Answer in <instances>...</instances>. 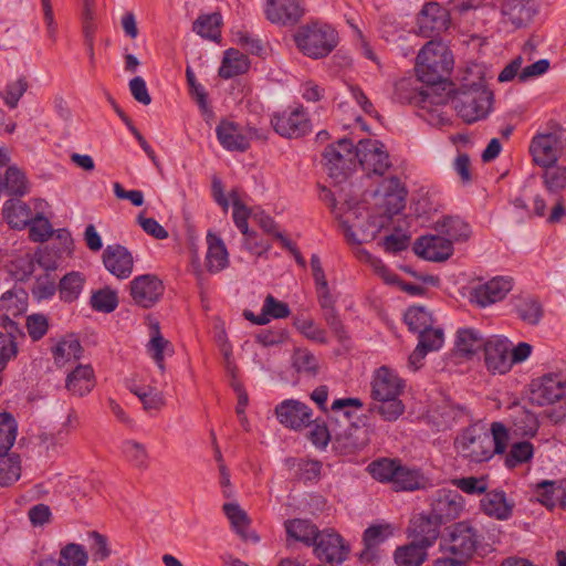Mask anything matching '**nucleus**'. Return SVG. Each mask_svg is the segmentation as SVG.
<instances>
[{
  "label": "nucleus",
  "mask_w": 566,
  "mask_h": 566,
  "mask_svg": "<svg viewBox=\"0 0 566 566\" xmlns=\"http://www.w3.org/2000/svg\"><path fill=\"white\" fill-rule=\"evenodd\" d=\"M450 23L449 14L446 9L436 2L427 3L419 18L421 31L441 32L448 29Z\"/></svg>",
  "instance_id": "33"
},
{
  "label": "nucleus",
  "mask_w": 566,
  "mask_h": 566,
  "mask_svg": "<svg viewBox=\"0 0 566 566\" xmlns=\"http://www.w3.org/2000/svg\"><path fill=\"white\" fill-rule=\"evenodd\" d=\"M434 232L454 249V245L467 242L472 235L471 226L460 217L444 216L434 224Z\"/></svg>",
  "instance_id": "26"
},
{
  "label": "nucleus",
  "mask_w": 566,
  "mask_h": 566,
  "mask_svg": "<svg viewBox=\"0 0 566 566\" xmlns=\"http://www.w3.org/2000/svg\"><path fill=\"white\" fill-rule=\"evenodd\" d=\"M481 509L490 517L506 521L513 514L514 502L507 499L504 491L494 490L481 500Z\"/></svg>",
  "instance_id": "28"
},
{
  "label": "nucleus",
  "mask_w": 566,
  "mask_h": 566,
  "mask_svg": "<svg viewBox=\"0 0 566 566\" xmlns=\"http://www.w3.org/2000/svg\"><path fill=\"white\" fill-rule=\"evenodd\" d=\"M275 415L281 424L293 430L307 427L312 421L310 407L295 399H286L279 403Z\"/></svg>",
  "instance_id": "19"
},
{
  "label": "nucleus",
  "mask_w": 566,
  "mask_h": 566,
  "mask_svg": "<svg viewBox=\"0 0 566 566\" xmlns=\"http://www.w3.org/2000/svg\"><path fill=\"white\" fill-rule=\"evenodd\" d=\"M105 269L115 277L125 280L134 269V258L127 248L120 244H109L103 252Z\"/></svg>",
  "instance_id": "20"
},
{
  "label": "nucleus",
  "mask_w": 566,
  "mask_h": 566,
  "mask_svg": "<svg viewBox=\"0 0 566 566\" xmlns=\"http://www.w3.org/2000/svg\"><path fill=\"white\" fill-rule=\"evenodd\" d=\"M402 387V379L396 370L387 366H381L375 370L371 380V394L375 399L399 397Z\"/></svg>",
  "instance_id": "23"
},
{
  "label": "nucleus",
  "mask_w": 566,
  "mask_h": 566,
  "mask_svg": "<svg viewBox=\"0 0 566 566\" xmlns=\"http://www.w3.org/2000/svg\"><path fill=\"white\" fill-rule=\"evenodd\" d=\"M223 511L228 517L232 531L244 542L259 543L260 536L250 527V517L247 512L235 502H229L223 505Z\"/></svg>",
  "instance_id": "27"
},
{
  "label": "nucleus",
  "mask_w": 566,
  "mask_h": 566,
  "mask_svg": "<svg viewBox=\"0 0 566 566\" xmlns=\"http://www.w3.org/2000/svg\"><path fill=\"white\" fill-rule=\"evenodd\" d=\"M542 179L551 195H559L566 188V166L554 164L544 167Z\"/></svg>",
  "instance_id": "48"
},
{
  "label": "nucleus",
  "mask_w": 566,
  "mask_h": 566,
  "mask_svg": "<svg viewBox=\"0 0 566 566\" xmlns=\"http://www.w3.org/2000/svg\"><path fill=\"white\" fill-rule=\"evenodd\" d=\"M518 317L526 324L536 325L543 317L541 303L530 296L520 297L515 303Z\"/></svg>",
  "instance_id": "49"
},
{
  "label": "nucleus",
  "mask_w": 566,
  "mask_h": 566,
  "mask_svg": "<svg viewBox=\"0 0 566 566\" xmlns=\"http://www.w3.org/2000/svg\"><path fill=\"white\" fill-rule=\"evenodd\" d=\"M249 69L247 55L234 49L224 52L222 64L219 69V75L223 78H231L244 73Z\"/></svg>",
  "instance_id": "43"
},
{
  "label": "nucleus",
  "mask_w": 566,
  "mask_h": 566,
  "mask_svg": "<svg viewBox=\"0 0 566 566\" xmlns=\"http://www.w3.org/2000/svg\"><path fill=\"white\" fill-rule=\"evenodd\" d=\"M86 285V276L78 271H71L60 279L57 284L59 297L63 303L76 302Z\"/></svg>",
  "instance_id": "35"
},
{
  "label": "nucleus",
  "mask_w": 566,
  "mask_h": 566,
  "mask_svg": "<svg viewBox=\"0 0 566 566\" xmlns=\"http://www.w3.org/2000/svg\"><path fill=\"white\" fill-rule=\"evenodd\" d=\"M514 287V280L509 275H496L489 280H480L468 289L471 304L486 308L503 301Z\"/></svg>",
  "instance_id": "6"
},
{
  "label": "nucleus",
  "mask_w": 566,
  "mask_h": 566,
  "mask_svg": "<svg viewBox=\"0 0 566 566\" xmlns=\"http://www.w3.org/2000/svg\"><path fill=\"white\" fill-rule=\"evenodd\" d=\"M492 93L482 83L463 86L453 96L452 103L457 114L467 123L485 118L491 112Z\"/></svg>",
  "instance_id": "4"
},
{
  "label": "nucleus",
  "mask_w": 566,
  "mask_h": 566,
  "mask_svg": "<svg viewBox=\"0 0 566 566\" xmlns=\"http://www.w3.org/2000/svg\"><path fill=\"white\" fill-rule=\"evenodd\" d=\"M81 343L73 335L62 337L53 347L54 361L61 366L72 360H77L81 357Z\"/></svg>",
  "instance_id": "42"
},
{
  "label": "nucleus",
  "mask_w": 566,
  "mask_h": 566,
  "mask_svg": "<svg viewBox=\"0 0 566 566\" xmlns=\"http://www.w3.org/2000/svg\"><path fill=\"white\" fill-rule=\"evenodd\" d=\"M296 329L304 335L306 338L324 343L326 340L325 332L313 321L310 318H297L294 322Z\"/></svg>",
  "instance_id": "64"
},
{
  "label": "nucleus",
  "mask_w": 566,
  "mask_h": 566,
  "mask_svg": "<svg viewBox=\"0 0 566 566\" xmlns=\"http://www.w3.org/2000/svg\"><path fill=\"white\" fill-rule=\"evenodd\" d=\"M415 253L430 262H443L453 254V248L438 232L418 238L413 243Z\"/></svg>",
  "instance_id": "18"
},
{
  "label": "nucleus",
  "mask_w": 566,
  "mask_h": 566,
  "mask_svg": "<svg viewBox=\"0 0 566 566\" xmlns=\"http://www.w3.org/2000/svg\"><path fill=\"white\" fill-rule=\"evenodd\" d=\"M428 479L413 465L403 464L399 461L398 470L392 486L399 491H413L426 488Z\"/></svg>",
  "instance_id": "36"
},
{
  "label": "nucleus",
  "mask_w": 566,
  "mask_h": 566,
  "mask_svg": "<svg viewBox=\"0 0 566 566\" xmlns=\"http://www.w3.org/2000/svg\"><path fill=\"white\" fill-rule=\"evenodd\" d=\"M95 374L91 365L76 366L65 379L66 389L74 396L83 397L95 387Z\"/></svg>",
  "instance_id": "30"
},
{
  "label": "nucleus",
  "mask_w": 566,
  "mask_h": 566,
  "mask_svg": "<svg viewBox=\"0 0 566 566\" xmlns=\"http://www.w3.org/2000/svg\"><path fill=\"white\" fill-rule=\"evenodd\" d=\"M410 244V233L403 229H395L382 240L384 250L388 253L396 254L406 250Z\"/></svg>",
  "instance_id": "59"
},
{
  "label": "nucleus",
  "mask_w": 566,
  "mask_h": 566,
  "mask_svg": "<svg viewBox=\"0 0 566 566\" xmlns=\"http://www.w3.org/2000/svg\"><path fill=\"white\" fill-rule=\"evenodd\" d=\"M453 67V56L442 41H429L417 55L416 73L418 78L429 85L444 83Z\"/></svg>",
  "instance_id": "3"
},
{
  "label": "nucleus",
  "mask_w": 566,
  "mask_h": 566,
  "mask_svg": "<svg viewBox=\"0 0 566 566\" xmlns=\"http://www.w3.org/2000/svg\"><path fill=\"white\" fill-rule=\"evenodd\" d=\"M287 536L306 545H313L317 528L306 520L294 518L285 522Z\"/></svg>",
  "instance_id": "46"
},
{
  "label": "nucleus",
  "mask_w": 566,
  "mask_h": 566,
  "mask_svg": "<svg viewBox=\"0 0 566 566\" xmlns=\"http://www.w3.org/2000/svg\"><path fill=\"white\" fill-rule=\"evenodd\" d=\"M14 196H24L29 191V184L22 170L17 166H10L6 171L3 190Z\"/></svg>",
  "instance_id": "53"
},
{
  "label": "nucleus",
  "mask_w": 566,
  "mask_h": 566,
  "mask_svg": "<svg viewBox=\"0 0 566 566\" xmlns=\"http://www.w3.org/2000/svg\"><path fill=\"white\" fill-rule=\"evenodd\" d=\"M146 354L156 364L158 369L164 373L165 360L175 353L174 345L160 333L159 324L150 322L149 338L145 345Z\"/></svg>",
  "instance_id": "25"
},
{
  "label": "nucleus",
  "mask_w": 566,
  "mask_h": 566,
  "mask_svg": "<svg viewBox=\"0 0 566 566\" xmlns=\"http://www.w3.org/2000/svg\"><path fill=\"white\" fill-rule=\"evenodd\" d=\"M405 323L413 333H423L428 328L434 326L432 313L424 306H409L403 315Z\"/></svg>",
  "instance_id": "41"
},
{
  "label": "nucleus",
  "mask_w": 566,
  "mask_h": 566,
  "mask_svg": "<svg viewBox=\"0 0 566 566\" xmlns=\"http://www.w3.org/2000/svg\"><path fill=\"white\" fill-rule=\"evenodd\" d=\"M441 524L430 513L428 515L421 514L411 520L408 536L429 549L440 537Z\"/></svg>",
  "instance_id": "24"
},
{
  "label": "nucleus",
  "mask_w": 566,
  "mask_h": 566,
  "mask_svg": "<svg viewBox=\"0 0 566 566\" xmlns=\"http://www.w3.org/2000/svg\"><path fill=\"white\" fill-rule=\"evenodd\" d=\"M566 395V377L546 374L532 384L531 400L538 406L553 405Z\"/></svg>",
  "instance_id": "12"
},
{
  "label": "nucleus",
  "mask_w": 566,
  "mask_h": 566,
  "mask_svg": "<svg viewBox=\"0 0 566 566\" xmlns=\"http://www.w3.org/2000/svg\"><path fill=\"white\" fill-rule=\"evenodd\" d=\"M475 543L476 536L473 528L467 523H458L440 537L439 553L461 556L468 560Z\"/></svg>",
  "instance_id": "9"
},
{
  "label": "nucleus",
  "mask_w": 566,
  "mask_h": 566,
  "mask_svg": "<svg viewBox=\"0 0 566 566\" xmlns=\"http://www.w3.org/2000/svg\"><path fill=\"white\" fill-rule=\"evenodd\" d=\"M313 545L316 557L323 562L342 564L348 557L349 545L332 530L318 532Z\"/></svg>",
  "instance_id": "11"
},
{
  "label": "nucleus",
  "mask_w": 566,
  "mask_h": 566,
  "mask_svg": "<svg viewBox=\"0 0 566 566\" xmlns=\"http://www.w3.org/2000/svg\"><path fill=\"white\" fill-rule=\"evenodd\" d=\"M484 361L492 374H506L512 369L511 340L504 336L493 335L485 340Z\"/></svg>",
  "instance_id": "13"
},
{
  "label": "nucleus",
  "mask_w": 566,
  "mask_h": 566,
  "mask_svg": "<svg viewBox=\"0 0 566 566\" xmlns=\"http://www.w3.org/2000/svg\"><path fill=\"white\" fill-rule=\"evenodd\" d=\"M485 340L478 331L463 328L458 332L455 348L460 354L471 356L484 349Z\"/></svg>",
  "instance_id": "44"
},
{
  "label": "nucleus",
  "mask_w": 566,
  "mask_h": 566,
  "mask_svg": "<svg viewBox=\"0 0 566 566\" xmlns=\"http://www.w3.org/2000/svg\"><path fill=\"white\" fill-rule=\"evenodd\" d=\"M501 11L515 27L523 25L533 14L530 0H505Z\"/></svg>",
  "instance_id": "45"
},
{
  "label": "nucleus",
  "mask_w": 566,
  "mask_h": 566,
  "mask_svg": "<svg viewBox=\"0 0 566 566\" xmlns=\"http://www.w3.org/2000/svg\"><path fill=\"white\" fill-rule=\"evenodd\" d=\"M534 457V447L528 441H520L512 444L505 458V465L510 469L530 462Z\"/></svg>",
  "instance_id": "56"
},
{
  "label": "nucleus",
  "mask_w": 566,
  "mask_h": 566,
  "mask_svg": "<svg viewBox=\"0 0 566 566\" xmlns=\"http://www.w3.org/2000/svg\"><path fill=\"white\" fill-rule=\"evenodd\" d=\"M509 431L501 422H493L489 429L476 422L462 430L454 440L459 455L471 462H486L495 453H503L507 446Z\"/></svg>",
  "instance_id": "2"
},
{
  "label": "nucleus",
  "mask_w": 566,
  "mask_h": 566,
  "mask_svg": "<svg viewBox=\"0 0 566 566\" xmlns=\"http://www.w3.org/2000/svg\"><path fill=\"white\" fill-rule=\"evenodd\" d=\"M206 268L210 273H218L228 268L229 252L223 240L209 231L207 234Z\"/></svg>",
  "instance_id": "29"
},
{
  "label": "nucleus",
  "mask_w": 566,
  "mask_h": 566,
  "mask_svg": "<svg viewBox=\"0 0 566 566\" xmlns=\"http://www.w3.org/2000/svg\"><path fill=\"white\" fill-rule=\"evenodd\" d=\"M28 310V294L21 287L4 292L0 297V325L7 329H17L14 318L22 316Z\"/></svg>",
  "instance_id": "16"
},
{
  "label": "nucleus",
  "mask_w": 566,
  "mask_h": 566,
  "mask_svg": "<svg viewBox=\"0 0 566 566\" xmlns=\"http://www.w3.org/2000/svg\"><path fill=\"white\" fill-rule=\"evenodd\" d=\"M399 460L381 459L369 464L370 474L380 482L394 484Z\"/></svg>",
  "instance_id": "57"
},
{
  "label": "nucleus",
  "mask_w": 566,
  "mask_h": 566,
  "mask_svg": "<svg viewBox=\"0 0 566 566\" xmlns=\"http://www.w3.org/2000/svg\"><path fill=\"white\" fill-rule=\"evenodd\" d=\"M55 563L57 566H86L88 553L83 545L69 543L60 549L59 558Z\"/></svg>",
  "instance_id": "47"
},
{
  "label": "nucleus",
  "mask_w": 566,
  "mask_h": 566,
  "mask_svg": "<svg viewBox=\"0 0 566 566\" xmlns=\"http://www.w3.org/2000/svg\"><path fill=\"white\" fill-rule=\"evenodd\" d=\"M2 214L12 229L22 230L30 222L32 210L28 203L19 199H9L3 203Z\"/></svg>",
  "instance_id": "37"
},
{
  "label": "nucleus",
  "mask_w": 566,
  "mask_h": 566,
  "mask_svg": "<svg viewBox=\"0 0 566 566\" xmlns=\"http://www.w3.org/2000/svg\"><path fill=\"white\" fill-rule=\"evenodd\" d=\"M128 389L138 397L143 407L148 412H158L166 405L164 394L156 388L145 387L135 382L128 384Z\"/></svg>",
  "instance_id": "40"
},
{
  "label": "nucleus",
  "mask_w": 566,
  "mask_h": 566,
  "mask_svg": "<svg viewBox=\"0 0 566 566\" xmlns=\"http://www.w3.org/2000/svg\"><path fill=\"white\" fill-rule=\"evenodd\" d=\"M230 200L232 206V219L237 228L242 234H249L248 219L251 214L250 209L237 192L230 193Z\"/></svg>",
  "instance_id": "58"
},
{
  "label": "nucleus",
  "mask_w": 566,
  "mask_h": 566,
  "mask_svg": "<svg viewBox=\"0 0 566 566\" xmlns=\"http://www.w3.org/2000/svg\"><path fill=\"white\" fill-rule=\"evenodd\" d=\"M88 541L90 549L95 562H103L112 555V548L106 536L98 532H91L88 534Z\"/></svg>",
  "instance_id": "63"
},
{
  "label": "nucleus",
  "mask_w": 566,
  "mask_h": 566,
  "mask_svg": "<svg viewBox=\"0 0 566 566\" xmlns=\"http://www.w3.org/2000/svg\"><path fill=\"white\" fill-rule=\"evenodd\" d=\"M427 559L428 548L415 539L397 547L394 553V560L397 566H421Z\"/></svg>",
  "instance_id": "38"
},
{
  "label": "nucleus",
  "mask_w": 566,
  "mask_h": 566,
  "mask_svg": "<svg viewBox=\"0 0 566 566\" xmlns=\"http://www.w3.org/2000/svg\"><path fill=\"white\" fill-rule=\"evenodd\" d=\"M18 424L9 412L0 413V455H4L14 444Z\"/></svg>",
  "instance_id": "51"
},
{
  "label": "nucleus",
  "mask_w": 566,
  "mask_h": 566,
  "mask_svg": "<svg viewBox=\"0 0 566 566\" xmlns=\"http://www.w3.org/2000/svg\"><path fill=\"white\" fill-rule=\"evenodd\" d=\"M512 423H511V432L515 437H534L538 430L539 423L537 417L524 409L516 408L511 415Z\"/></svg>",
  "instance_id": "39"
},
{
  "label": "nucleus",
  "mask_w": 566,
  "mask_h": 566,
  "mask_svg": "<svg viewBox=\"0 0 566 566\" xmlns=\"http://www.w3.org/2000/svg\"><path fill=\"white\" fill-rule=\"evenodd\" d=\"M271 124L279 135L287 138L303 136L312 129L307 113L302 105L274 114Z\"/></svg>",
  "instance_id": "8"
},
{
  "label": "nucleus",
  "mask_w": 566,
  "mask_h": 566,
  "mask_svg": "<svg viewBox=\"0 0 566 566\" xmlns=\"http://www.w3.org/2000/svg\"><path fill=\"white\" fill-rule=\"evenodd\" d=\"M266 19L279 25L294 24L303 14L298 0H265Z\"/></svg>",
  "instance_id": "22"
},
{
  "label": "nucleus",
  "mask_w": 566,
  "mask_h": 566,
  "mask_svg": "<svg viewBox=\"0 0 566 566\" xmlns=\"http://www.w3.org/2000/svg\"><path fill=\"white\" fill-rule=\"evenodd\" d=\"M122 453L135 468L145 469L148 464L149 455L147 449L138 441H124L122 443Z\"/></svg>",
  "instance_id": "54"
},
{
  "label": "nucleus",
  "mask_w": 566,
  "mask_h": 566,
  "mask_svg": "<svg viewBox=\"0 0 566 566\" xmlns=\"http://www.w3.org/2000/svg\"><path fill=\"white\" fill-rule=\"evenodd\" d=\"M395 532L396 527L390 523H379L369 526L364 532L365 551L361 552L360 558L363 560L371 559L374 556L373 549L392 537Z\"/></svg>",
  "instance_id": "34"
},
{
  "label": "nucleus",
  "mask_w": 566,
  "mask_h": 566,
  "mask_svg": "<svg viewBox=\"0 0 566 566\" xmlns=\"http://www.w3.org/2000/svg\"><path fill=\"white\" fill-rule=\"evenodd\" d=\"M216 134L221 146L230 151H244L255 130L251 127L241 126L230 119H222L216 128Z\"/></svg>",
  "instance_id": "14"
},
{
  "label": "nucleus",
  "mask_w": 566,
  "mask_h": 566,
  "mask_svg": "<svg viewBox=\"0 0 566 566\" xmlns=\"http://www.w3.org/2000/svg\"><path fill=\"white\" fill-rule=\"evenodd\" d=\"M560 140L556 134H536L530 143V154L535 165L544 168L557 164Z\"/></svg>",
  "instance_id": "17"
},
{
  "label": "nucleus",
  "mask_w": 566,
  "mask_h": 566,
  "mask_svg": "<svg viewBox=\"0 0 566 566\" xmlns=\"http://www.w3.org/2000/svg\"><path fill=\"white\" fill-rule=\"evenodd\" d=\"M21 475L20 460L8 457L0 460V484L6 486L14 483Z\"/></svg>",
  "instance_id": "60"
},
{
  "label": "nucleus",
  "mask_w": 566,
  "mask_h": 566,
  "mask_svg": "<svg viewBox=\"0 0 566 566\" xmlns=\"http://www.w3.org/2000/svg\"><path fill=\"white\" fill-rule=\"evenodd\" d=\"M536 500L547 509H554L559 504L558 481L543 480L533 486Z\"/></svg>",
  "instance_id": "50"
},
{
  "label": "nucleus",
  "mask_w": 566,
  "mask_h": 566,
  "mask_svg": "<svg viewBox=\"0 0 566 566\" xmlns=\"http://www.w3.org/2000/svg\"><path fill=\"white\" fill-rule=\"evenodd\" d=\"M406 195L407 191L400 179L389 177L384 179L373 193L379 210L377 213L370 212L364 203L353 201L342 207L332 202L333 212L339 220L347 241L359 244L375 239L382 229L388 227L392 216L403 209Z\"/></svg>",
  "instance_id": "1"
},
{
  "label": "nucleus",
  "mask_w": 566,
  "mask_h": 566,
  "mask_svg": "<svg viewBox=\"0 0 566 566\" xmlns=\"http://www.w3.org/2000/svg\"><path fill=\"white\" fill-rule=\"evenodd\" d=\"M263 314L266 318V324L272 319L285 318L291 314L289 305L282 301L276 300L272 295H268L262 305Z\"/></svg>",
  "instance_id": "61"
},
{
  "label": "nucleus",
  "mask_w": 566,
  "mask_h": 566,
  "mask_svg": "<svg viewBox=\"0 0 566 566\" xmlns=\"http://www.w3.org/2000/svg\"><path fill=\"white\" fill-rule=\"evenodd\" d=\"M430 506V514L444 523L460 515L464 507V501L458 491L440 489L431 495Z\"/></svg>",
  "instance_id": "15"
},
{
  "label": "nucleus",
  "mask_w": 566,
  "mask_h": 566,
  "mask_svg": "<svg viewBox=\"0 0 566 566\" xmlns=\"http://www.w3.org/2000/svg\"><path fill=\"white\" fill-rule=\"evenodd\" d=\"M297 48L307 56H326L337 44V33L328 24L313 23L302 27L295 34Z\"/></svg>",
  "instance_id": "5"
},
{
  "label": "nucleus",
  "mask_w": 566,
  "mask_h": 566,
  "mask_svg": "<svg viewBox=\"0 0 566 566\" xmlns=\"http://www.w3.org/2000/svg\"><path fill=\"white\" fill-rule=\"evenodd\" d=\"M90 305L96 312L112 313L118 305L117 292L109 287L94 291L90 298Z\"/></svg>",
  "instance_id": "52"
},
{
  "label": "nucleus",
  "mask_w": 566,
  "mask_h": 566,
  "mask_svg": "<svg viewBox=\"0 0 566 566\" xmlns=\"http://www.w3.org/2000/svg\"><path fill=\"white\" fill-rule=\"evenodd\" d=\"M323 158L324 165L332 178L339 179L346 177L356 159L355 147L350 140L342 138L325 149Z\"/></svg>",
  "instance_id": "10"
},
{
  "label": "nucleus",
  "mask_w": 566,
  "mask_h": 566,
  "mask_svg": "<svg viewBox=\"0 0 566 566\" xmlns=\"http://www.w3.org/2000/svg\"><path fill=\"white\" fill-rule=\"evenodd\" d=\"M221 20L222 18L219 13L201 15L196 20L193 31L201 38L216 40L220 33Z\"/></svg>",
  "instance_id": "55"
},
{
  "label": "nucleus",
  "mask_w": 566,
  "mask_h": 566,
  "mask_svg": "<svg viewBox=\"0 0 566 566\" xmlns=\"http://www.w3.org/2000/svg\"><path fill=\"white\" fill-rule=\"evenodd\" d=\"M27 88L28 84L22 77L9 82L1 93L4 104L10 108L17 107Z\"/></svg>",
  "instance_id": "62"
},
{
  "label": "nucleus",
  "mask_w": 566,
  "mask_h": 566,
  "mask_svg": "<svg viewBox=\"0 0 566 566\" xmlns=\"http://www.w3.org/2000/svg\"><path fill=\"white\" fill-rule=\"evenodd\" d=\"M355 157L368 175H384L390 167L388 151L377 139L359 140L355 147Z\"/></svg>",
  "instance_id": "7"
},
{
  "label": "nucleus",
  "mask_w": 566,
  "mask_h": 566,
  "mask_svg": "<svg viewBox=\"0 0 566 566\" xmlns=\"http://www.w3.org/2000/svg\"><path fill=\"white\" fill-rule=\"evenodd\" d=\"M360 255L387 284H398L402 291L413 296L422 294V286L400 282L396 274L380 259L371 255L366 250H361Z\"/></svg>",
  "instance_id": "32"
},
{
  "label": "nucleus",
  "mask_w": 566,
  "mask_h": 566,
  "mask_svg": "<svg viewBox=\"0 0 566 566\" xmlns=\"http://www.w3.org/2000/svg\"><path fill=\"white\" fill-rule=\"evenodd\" d=\"M32 205L36 213L27 226L29 227L30 238L34 242H44L53 235L52 224L44 216L48 202L43 199H33Z\"/></svg>",
  "instance_id": "31"
},
{
  "label": "nucleus",
  "mask_w": 566,
  "mask_h": 566,
  "mask_svg": "<svg viewBox=\"0 0 566 566\" xmlns=\"http://www.w3.org/2000/svg\"><path fill=\"white\" fill-rule=\"evenodd\" d=\"M164 286L161 281L151 274H144L130 282V294L133 300L143 307L155 304L163 295Z\"/></svg>",
  "instance_id": "21"
}]
</instances>
